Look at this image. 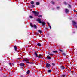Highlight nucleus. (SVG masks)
I'll list each match as a JSON object with an SVG mask.
<instances>
[{"mask_svg":"<svg viewBox=\"0 0 77 77\" xmlns=\"http://www.w3.org/2000/svg\"><path fill=\"white\" fill-rule=\"evenodd\" d=\"M62 54L63 55V56H66V55L65 53H63Z\"/></svg>","mask_w":77,"mask_h":77,"instance_id":"f3484780","label":"nucleus"},{"mask_svg":"<svg viewBox=\"0 0 77 77\" xmlns=\"http://www.w3.org/2000/svg\"><path fill=\"white\" fill-rule=\"evenodd\" d=\"M72 22L73 23V26H75V25H76V24H77V23L76 22H75L74 21H72Z\"/></svg>","mask_w":77,"mask_h":77,"instance_id":"39448f33","label":"nucleus"},{"mask_svg":"<svg viewBox=\"0 0 77 77\" xmlns=\"http://www.w3.org/2000/svg\"><path fill=\"white\" fill-rule=\"evenodd\" d=\"M23 61H25L26 62V63H30L31 64H32V63H35L33 62H29V59H27V58H25L23 60Z\"/></svg>","mask_w":77,"mask_h":77,"instance_id":"f257e3e1","label":"nucleus"},{"mask_svg":"<svg viewBox=\"0 0 77 77\" xmlns=\"http://www.w3.org/2000/svg\"><path fill=\"white\" fill-rule=\"evenodd\" d=\"M47 59H51V57H50V56L49 55H48L47 56Z\"/></svg>","mask_w":77,"mask_h":77,"instance_id":"0eeeda50","label":"nucleus"},{"mask_svg":"<svg viewBox=\"0 0 77 77\" xmlns=\"http://www.w3.org/2000/svg\"><path fill=\"white\" fill-rule=\"evenodd\" d=\"M30 18H33V17H32V16H30Z\"/></svg>","mask_w":77,"mask_h":77,"instance_id":"473e14b6","label":"nucleus"},{"mask_svg":"<svg viewBox=\"0 0 77 77\" xmlns=\"http://www.w3.org/2000/svg\"><path fill=\"white\" fill-rule=\"evenodd\" d=\"M42 17V15H39L38 16V17H39V18H40V17Z\"/></svg>","mask_w":77,"mask_h":77,"instance_id":"2f4dec72","label":"nucleus"},{"mask_svg":"<svg viewBox=\"0 0 77 77\" xmlns=\"http://www.w3.org/2000/svg\"><path fill=\"white\" fill-rule=\"evenodd\" d=\"M37 45H38V46H39L40 47H41V44L39 43H38L37 44Z\"/></svg>","mask_w":77,"mask_h":77,"instance_id":"4468645a","label":"nucleus"},{"mask_svg":"<svg viewBox=\"0 0 77 77\" xmlns=\"http://www.w3.org/2000/svg\"><path fill=\"white\" fill-rule=\"evenodd\" d=\"M60 8L59 7H57V9H59Z\"/></svg>","mask_w":77,"mask_h":77,"instance_id":"f704fd0d","label":"nucleus"},{"mask_svg":"<svg viewBox=\"0 0 77 77\" xmlns=\"http://www.w3.org/2000/svg\"><path fill=\"white\" fill-rule=\"evenodd\" d=\"M47 23L48 24V25L49 26H50V23L48 22H47Z\"/></svg>","mask_w":77,"mask_h":77,"instance_id":"c756f323","label":"nucleus"},{"mask_svg":"<svg viewBox=\"0 0 77 77\" xmlns=\"http://www.w3.org/2000/svg\"><path fill=\"white\" fill-rule=\"evenodd\" d=\"M51 3L52 4H53V5H54V4H55V3L54 2H53V1H52L51 2Z\"/></svg>","mask_w":77,"mask_h":77,"instance_id":"b1692460","label":"nucleus"},{"mask_svg":"<svg viewBox=\"0 0 77 77\" xmlns=\"http://www.w3.org/2000/svg\"><path fill=\"white\" fill-rule=\"evenodd\" d=\"M69 12V10L67 9H65V12L66 13H68V12Z\"/></svg>","mask_w":77,"mask_h":77,"instance_id":"423d86ee","label":"nucleus"},{"mask_svg":"<svg viewBox=\"0 0 77 77\" xmlns=\"http://www.w3.org/2000/svg\"><path fill=\"white\" fill-rule=\"evenodd\" d=\"M49 27L50 28V29H51V26H50V25H49Z\"/></svg>","mask_w":77,"mask_h":77,"instance_id":"72a5a7b5","label":"nucleus"},{"mask_svg":"<svg viewBox=\"0 0 77 77\" xmlns=\"http://www.w3.org/2000/svg\"><path fill=\"white\" fill-rule=\"evenodd\" d=\"M34 54L37 57H38V54H37L36 52H35Z\"/></svg>","mask_w":77,"mask_h":77,"instance_id":"1a4fd4ad","label":"nucleus"},{"mask_svg":"<svg viewBox=\"0 0 77 77\" xmlns=\"http://www.w3.org/2000/svg\"><path fill=\"white\" fill-rule=\"evenodd\" d=\"M51 72V70L48 71V72Z\"/></svg>","mask_w":77,"mask_h":77,"instance_id":"bb28decb","label":"nucleus"},{"mask_svg":"<svg viewBox=\"0 0 77 77\" xmlns=\"http://www.w3.org/2000/svg\"><path fill=\"white\" fill-rule=\"evenodd\" d=\"M52 65H53V66H55V63H52Z\"/></svg>","mask_w":77,"mask_h":77,"instance_id":"412c9836","label":"nucleus"},{"mask_svg":"<svg viewBox=\"0 0 77 77\" xmlns=\"http://www.w3.org/2000/svg\"><path fill=\"white\" fill-rule=\"evenodd\" d=\"M19 65H20V66H24V65H24V63H20V64Z\"/></svg>","mask_w":77,"mask_h":77,"instance_id":"6e6552de","label":"nucleus"},{"mask_svg":"<svg viewBox=\"0 0 77 77\" xmlns=\"http://www.w3.org/2000/svg\"><path fill=\"white\" fill-rule=\"evenodd\" d=\"M32 12L34 13V14L35 15V16H38V15H39V12H38L34 11H32Z\"/></svg>","mask_w":77,"mask_h":77,"instance_id":"f03ea898","label":"nucleus"},{"mask_svg":"<svg viewBox=\"0 0 77 77\" xmlns=\"http://www.w3.org/2000/svg\"><path fill=\"white\" fill-rule=\"evenodd\" d=\"M42 24L43 26H44V25H45V22H42Z\"/></svg>","mask_w":77,"mask_h":77,"instance_id":"a878e982","label":"nucleus"},{"mask_svg":"<svg viewBox=\"0 0 77 77\" xmlns=\"http://www.w3.org/2000/svg\"><path fill=\"white\" fill-rule=\"evenodd\" d=\"M41 20L40 18H38L37 19V21L39 23L42 24V21H41Z\"/></svg>","mask_w":77,"mask_h":77,"instance_id":"7ed1b4c3","label":"nucleus"},{"mask_svg":"<svg viewBox=\"0 0 77 77\" xmlns=\"http://www.w3.org/2000/svg\"><path fill=\"white\" fill-rule=\"evenodd\" d=\"M33 27H34L35 29H37V26L35 25H34L33 26Z\"/></svg>","mask_w":77,"mask_h":77,"instance_id":"ddd939ff","label":"nucleus"},{"mask_svg":"<svg viewBox=\"0 0 77 77\" xmlns=\"http://www.w3.org/2000/svg\"><path fill=\"white\" fill-rule=\"evenodd\" d=\"M30 70H28L27 71V72L26 73L27 74H29V73H30Z\"/></svg>","mask_w":77,"mask_h":77,"instance_id":"dca6fc26","label":"nucleus"},{"mask_svg":"<svg viewBox=\"0 0 77 77\" xmlns=\"http://www.w3.org/2000/svg\"><path fill=\"white\" fill-rule=\"evenodd\" d=\"M31 4H34L35 3V2H34L32 1L31 2Z\"/></svg>","mask_w":77,"mask_h":77,"instance_id":"4be33fe9","label":"nucleus"},{"mask_svg":"<svg viewBox=\"0 0 77 77\" xmlns=\"http://www.w3.org/2000/svg\"><path fill=\"white\" fill-rule=\"evenodd\" d=\"M59 50L61 52H63L64 51L63 50H61L60 49H59Z\"/></svg>","mask_w":77,"mask_h":77,"instance_id":"5701e85b","label":"nucleus"},{"mask_svg":"<svg viewBox=\"0 0 77 77\" xmlns=\"http://www.w3.org/2000/svg\"><path fill=\"white\" fill-rule=\"evenodd\" d=\"M40 4V3H39V2H37L36 3V5H39Z\"/></svg>","mask_w":77,"mask_h":77,"instance_id":"2eb2a0df","label":"nucleus"},{"mask_svg":"<svg viewBox=\"0 0 77 77\" xmlns=\"http://www.w3.org/2000/svg\"><path fill=\"white\" fill-rule=\"evenodd\" d=\"M61 68L62 69H65V68L64 67V66H61Z\"/></svg>","mask_w":77,"mask_h":77,"instance_id":"9d476101","label":"nucleus"},{"mask_svg":"<svg viewBox=\"0 0 77 77\" xmlns=\"http://www.w3.org/2000/svg\"><path fill=\"white\" fill-rule=\"evenodd\" d=\"M30 25L32 28H33V24L32 23H30Z\"/></svg>","mask_w":77,"mask_h":77,"instance_id":"6ab92c4d","label":"nucleus"},{"mask_svg":"<svg viewBox=\"0 0 77 77\" xmlns=\"http://www.w3.org/2000/svg\"><path fill=\"white\" fill-rule=\"evenodd\" d=\"M68 6H69V7H71V5H70L69 4H68Z\"/></svg>","mask_w":77,"mask_h":77,"instance_id":"c9c22d12","label":"nucleus"},{"mask_svg":"<svg viewBox=\"0 0 77 77\" xmlns=\"http://www.w3.org/2000/svg\"><path fill=\"white\" fill-rule=\"evenodd\" d=\"M41 56H42V55L41 54H39L38 57L39 58H41Z\"/></svg>","mask_w":77,"mask_h":77,"instance_id":"a211bd4d","label":"nucleus"},{"mask_svg":"<svg viewBox=\"0 0 77 77\" xmlns=\"http://www.w3.org/2000/svg\"><path fill=\"white\" fill-rule=\"evenodd\" d=\"M10 64H11V65H14V64L12 63H10Z\"/></svg>","mask_w":77,"mask_h":77,"instance_id":"7c9ffc66","label":"nucleus"},{"mask_svg":"<svg viewBox=\"0 0 77 77\" xmlns=\"http://www.w3.org/2000/svg\"><path fill=\"white\" fill-rule=\"evenodd\" d=\"M14 48L15 51H17V46L15 45L14 46Z\"/></svg>","mask_w":77,"mask_h":77,"instance_id":"9b49d317","label":"nucleus"},{"mask_svg":"<svg viewBox=\"0 0 77 77\" xmlns=\"http://www.w3.org/2000/svg\"><path fill=\"white\" fill-rule=\"evenodd\" d=\"M31 5L32 6V8H34V7H35V5Z\"/></svg>","mask_w":77,"mask_h":77,"instance_id":"cd10ccee","label":"nucleus"},{"mask_svg":"<svg viewBox=\"0 0 77 77\" xmlns=\"http://www.w3.org/2000/svg\"><path fill=\"white\" fill-rule=\"evenodd\" d=\"M48 54L49 55H50V56H53V55H54V54H50V52H49L48 53Z\"/></svg>","mask_w":77,"mask_h":77,"instance_id":"f8f14e48","label":"nucleus"},{"mask_svg":"<svg viewBox=\"0 0 77 77\" xmlns=\"http://www.w3.org/2000/svg\"><path fill=\"white\" fill-rule=\"evenodd\" d=\"M9 65H11V64H10V63H9Z\"/></svg>","mask_w":77,"mask_h":77,"instance_id":"4c0bfd02","label":"nucleus"},{"mask_svg":"<svg viewBox=\"0 0 77 77\" xmlns=\"http://www.w3.org/2000/svg\"><path fill=\"white\" fill-rule=\"evenodd\" d=\"M74 12H76V10H74Z\"/></svg>","mask_w":77,"mask_h":77,"instance_id":"e433bc0d","label":"nucleus"},{"mask_svg":"<svg viewBox=\"0 0 77 77\" xmlns=\"http://www.w3.org/2000/svg\"><path fill=\"white\" fill-rule=\"evenodd\" d=\"M50 64L49 63H47L46 64V68H49L50 66Z\"/></svg>","mask_w":77,"mask_h":77,"instance_id":"20e7f679","label":"nucleus"},{"mask_svg":"<svg viewBox=\"0 0 77 77\" xmlns=\"http://www.w3.org/2000/svg\"><path fill=\"white\" fill-rule=\"evenodd\" d=\"M38 32L39 33H42V31H41L40 30H38Z\"/></svg>","mask_w":77,"mask_h":77,"instance_id":"aec40b11","label":"nucleus"},{"mask_svg":"<svg viewBox=\"0 0 77 77\" xmlns=\"http://www.w3.org/2000/svg\"><path fill=\"white\" fill-rule=\"evenodd\" d=\"M53 53H57V51H53Z\"/></svg>","mask_w":77,"mask_h":77,"instance_id":"393cba45","label":"nucleus"},{"mask_svg":"<svg viewBox=\"0 0 77 77\" xmlns=\"http://www.w3.org/2000/svg\"><path fill=\"white\" fill-rule=\"evenodd\" d=\"M64 3L65 4V5H67V3L65 2H64Z\"/></svg>","mask_w":77,"mask_h":77,"instance_id":"c85d7f7f","label":"nucleus"}]
</instances>
